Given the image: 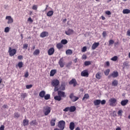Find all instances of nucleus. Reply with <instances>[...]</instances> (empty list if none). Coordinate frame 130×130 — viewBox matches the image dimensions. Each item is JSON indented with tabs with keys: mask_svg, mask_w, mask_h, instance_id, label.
<instances>
[{
	"mask_svg": "<svg viewBox=\"0 0 130 130\" xmlns=\"http://www.w3.org/2000/svg\"><path fill=\"white\" fill-rule=\"evenodd\" d=\"M69 85H73L74 87L77 86V80L76 79L73 78L69 82Z\"/></svg>",
	"mask_w": 130,
	"mask_h": 130,
	"instance_id": "nucleus-12",
	"label": "nucleus"
},
{
	"mask_svg": "<svg viewBox=\"0 0 130 130\" xmlns=\"http://www.w3.org/2000/svg\"><path fill=\"white\" fill-rule=\"evenodd\" d=\"M23 123L24 126H26V125H28L29 124V120L25 119L23 121Z\"/></svg>",
	"mask_w": 130,
	"mask_h": 130,
	"instance_id": "nucleus-30",
	"label": "nucleus"
},
{
	"mask_svg": "<svg viewBox=\"0 0 130 130\" xmlns=\"http://www.w3.org/2000/svg\"><path fill=\"white\" fill-rule=\"evenodd\" d=\"M5 32L6 33H9L10 32V27H7L5 28Z\"/></svg>",
	"mask_w": 130,
	"mask_h": 130,
	"instance_id": "nucleus-44",
	"label": "nucleus"
},
{
	"mask_svg": "<svg viewBox=\"0 0 130 130\" xmlns=\"http://www.w3.org/2000/svg\"><path fill=\"white\" fill-rule=\"evenodd\" d=\"M75 130H81V128L79 127H77L75 128Z\"/></svg>",
	"mask_w": 130,
	"mask_h": 130,
	"instance_id": "nucleus-64",
	"label": "nucleus"
},
{
	"mask_svg": "<svg viewBox=\"0 0 130 130\" xmlns=\"http://www.w3.org/2000/svg\"><path fill=\"white\" fill-rule=\"evenodd\" d=\"M109 105L110 106L114 107L116 106V104L117 103V101L115 98H111L109 100Z\"/></svg>",
	"mask_w": 130,
	"mask_h": 130,
	"instance_id": "nucleus-6",
	"label": "nucleus"
},
{
	"mask_svg": "<svg viewBox=\"0 0 130 130\" xmlns=\"http://www.w3.org/2000/svg\"><path fill=\"white\" fill-rule=\"evenodd\" d=\"M30 125H37L38 124V122H37V120L36 119L32 120L30 122Z\"/></svg>",
	"mask_w": 130,
	"mask_h": 130,
	"instance_id": "nucleus-23",
	"label": "nucleus"
},
{
	"mask_svg": "<svg viewBox=\"0 0 130 130\" xmlns=\"http://www.w3.org/2000/svg\"><path fill=\"white\" fill-rule=\"evenodd\" d=\"M123 64L124 67H127V66H128V63H127V62H124Z\"/></svg>",
	"mask_w": 130,
	"mask_h": 130,
	"instance_id": "nucleus-56",
	"label": "nucleus"
},
{
	"mask_svg": "<svg viewBox=\"0 0 130 130\" xmlns=\"http://www.w3.org/2000/svg\"><path fill=\"white\" fill-rule=\"evenodd\" d=\"M112 86H114V87H116L117 85H118V81L116 80H114L112 83Z\"/></svg>",
	"mask_w": 130,
	"mask_h": 130,
	"instance_id": "nucleus-31",
	"label": "nucleus"
},
{
	"mask_svg": "<svg viewBox=\"0 0 130 130\" xmlns=\"http://www.w3.org/2000/svg\"><path fill=\"white\" fill-rule=\"evenodd\" d=\"M58 89V90H60L61 91H64V90H66V85L64 84V83H62Z\"/></svg>",
	"mask_w": 130,
	"mask_h": 130,
	"instance_id": "nucleus-18",
	"label": "nucleus"
},
{
	"mask_svg": "<svg viewBox=\"0 0 130 130\" xmlns=\"http://www.w3.org/2000/svg\"><path fill=\"white\" fill-rule=\"evenodd\" d=\"M127 103H128V100H123L121 102V105H122V106H125Z\"/></svg>",
	"mask_w": 130,
	"mask_h": 130,
	"instance_id": "nucleus-21",
	"label": "nucleus"
},
{
	"mask_svg": "<svg viewBox=\"0 0 130 130\" xmlns=\"http://www.w3.org/2000/svg\"><path fill=\"white\" fill-rule=\"evenodd\" d=\"M102 35L103 37H106V35H107V32H106V31H103Z\"/></svg>",
	"mask_w": 130,
	"mask_h": 130,
	"instance_id": "nucleus-52",
	"label": "nucleus"
},
{
	"mask_svg": "<svg viewBox=\"0 0 130 130\" xmlns=\"http://www.w3.org/2000/svg\"><path fill=\"white\" fill-rule=\"evenodd\" d=\"M8 53L10 56H14L16 53H17V50L16 49H12V47L9 48Z\"/></svg>",
	"mask_w": 130,
	"mask_h": 130,
	"instance_id": "nucleus-5",
	"label": "nucleus"
},
{
	"mask_svg": "<svg viewBox=\"0 0 130 130\" xmlns=\"http://www.w3.org/2000/svg\"><path fill=\"white\" fill-rule=\"evenodd\" d=\"M47 36H48V32L47 31H43L40 34V37H41L42 38H44L45 37H46Z\"/></svg>",
	"mask_w": 130,
	"mask_h": 130,
	"instance_id": "nucleus-16",
	"label": "nucleus"
},
{
	"mask_svg": "<svg viewBox=\"0 0 130 130\" xmlns=\"http://www.w3.org/2000/svg\"><path fill=\"white\" fill-rule=\"evenodd\" d=\"M91 64V61H85L84 62V65L85 67H88V66H90Z\"/></svg>",
	"mask_w": 130,
	"mask_h": 130,
	"instance_id": "nucleus-38",
	"label": "nucleus"
},
{
	"mask_svg": "<svg viewBox=\"0 0 130 130\" xmlns=\"http://www.w3.org/2000/svg\"><path fill=\"white\" fill-rule=\"evenodd\" d=\"M117 59H118V57H117V56H114L111 59V60H112L113 61H116Z\"/></svg>",
	"mask_w": 130,
	"mask_h": 130,
	"instance_id": "nucleus-39",
	"label": "nucleus"
},
{
	"mask_svg": "<svg viewBox=\"0 0 130 130\" xmlns=\"http://www.w3.org/2000/svg\"><path fill=\"white\" fill-rule=\"evenodd\" d=\"M106 15L110 16V15H111V12L110 11H107L106 12Z\"/></svg>",
	"mask_w": 130,
	"mask_h": 130,
	"instance_id": "nucleus-53",
	"label": "nucleus"
},
{
	"mask_svg": "<svg viewBox=\"0 0 130 130\" xmlns=\"http://www.w3.org/2000/svg\"><path fill=\"white\" fill-rule=\"evenodd\" d=\"M17 66L18 68H19V69L23 68V62H19Z\"/></svg>",
	"mask_w": 130,
	"mask_h": 130,
	"instance_id": "nucleus-41",
	"label": "nucleus"
},
{
	"mask_svg": "<svg viewBox=\"0 0 130 130\" xmlns=\"http://www.w3.org/2000/svg\"><path fill=\"white\" fill-rule=\"evenodd\" d=\"M0 130H5V125H1L0 127Z\"/></svg>",
	"mask_w": 130,
	"mask_h": 130,
	"instance_id": "nucleus-57",
	"label": "nucleus"
},
{
	"mask_svg": "<svg viewBox=\"0 0 130 130\" xmlns=\"http://www.w3.org/2000/svg\"><path fill=\"white\" fill-rule=\"evenodd\" d=\"M54 100H56V101H60L61 100V98L59 95L55 96L54 97Z\"/></svg>",
	"mask_w": 130,
	"mask_h": 130,
	"instance_id": "nucleus-29",
	"label": "nucleus"
},
{
	"mask_svg": "<svg viewBox=\"0 0 130 130\" xmlns=\"http://www.w3.org/2000/svg\"><path fill=\"white\" fill-rule=\"evenodd\" d=\"M95 78L98 79V80H100V79L102 78V76H101V73L98 72L95 75Z\"/></svg>",
	"mask_w": 130,
	"mask_h": 130,
	"instance_id": "nucleus-24",
	"label": "nucleus"
},
{
	"mask_svg": "<svg viewBox=\"0 0 130 130\" xmlns=\"http://www.w3.org/2000/svg\"><path fill=\"white\" fill-rule=\"evenodd\" d=\"M106 67H109V66H110V63L109 61H107L106 62Z\"/></svg>",
	"mask_w": 130,
	"mask_h": 130,
	"instance_id": "nucleus-58",
	"label": "nucleus"
},
{
	"mask_svg": "<svg viewBox=\"0 0 130 130\" xmlns=\"http://www.w3.org/2000/svg\"><path fill=\"white\" fill-rule=\"evenodd\" d=\"M24 77L25 78H28V77H29V73H28V72H26V73H25Z\"/></svg>",
	"mask_w": 130,
	"mask_h": 130,
	"instance_id": "nucleus-54",
	"label": "nucleus"
},
{
	"mask_svg": "<svg viewBox=\"0 0 130 130\" xmlns=\"http://www.w3.org/2000/svg\"><path fill=\"white\" fill-rule=\"evenodd\" d=\"M69 128L71 130L75 129V123L74 122H70Z\"/></svg>",
	"mask_w": 130,
	"mask_h": 130,
	"instance_id": "nucleus-19",
	"label": "nucleus"
},
{
	"mask_svg": "<svg viewBox=\"0 0 130 130\" xmlns=\"http://www.w3.org/2000/svg\"><path fill=\"white\" fill-rule=\"evenodd\" d=\"M28 48V44H25L23 45V49H27Z\"/></svg>",
	"mask_w": 130,
	"mask_h": 130,
	"instance_id": "nucleus-49",
	"label": "nucleus"
},
{
	"mask_svg": "<svg viewBox=\"0 0 130 130\" xmlns=\"http://www.w3.org/2000/svg\"><path fill=\"white\" fill-rule=\"evenodd\" d=\"M40 53V50L39 49H36L35 51L34 52L33 54L34 55H38Z\"/></svg>",
	"mask_w": 130,
	"mask_h": 130,
	"instance_id": "nucleus-36",
	"label": "nucleus"
},
{
	"mask_svg": "<svg viewBox=\"0 0 130 130\" xmlns=\"http://www.w3.org/2000/svg\"><path fill=\"white\" fill-rule=\"evenodd\" d=\"M127 36H130V30L127 31Z\"/></svg>",
	"mask_w": 130,
	"mask_h": 130,
	"instance_id": "nucleus-62",
	"label": "nucleus"
},
{
	"mask_svg": "<svg viewBox=\"0 0 130 130\" xmlns=\"http://www.w3.org/2000/svg\"><path fill=\"white\" fill-rule=\"evenodd\" d=\"M82 59H87V55L83 54L82 55Z\"/></svg>",
	"mask_w": 130,
	"mask_h": 130,
	"instance_id": "nucleus-55",
	"label": "nucleus"
},
{
	"mask_svg": "<svg viewBox=\"0 0 130 130\" xmlns=\"http://www.w3.org/2000/svg\"><path fill=\"white\" fill-rule=\"evenodd\" d=\"M74 31L73 29H69L67 31H65V34L66 35H72V34L74 33Z\"/></svg>",
	"mask_w": 130,
	"mask_h": 130,
	"instance_id": "nucleus-15",
	"label": "nucleus"
},
{
	"mask_svg": "<svg viewBox=\"0 0 130 130\" xmlns=\"http://www.w3.org/2000/svg\"><path fill=\"white\" fill-rule=\"evenodd\" d=\"M114 43V41L113 40H110L109 41V46L112 45Z\"/></svg>",
	"mask_w": 130,
	"mask_h": 130,
	"instance_id": "nucleus-45",
	"label": "nucleus"
},
{
	"mask_svg": "<svg viewBox=\"0 0 130 130\" xmlns=\"http://www.w3.org/2000/svg\"><path fill=\"white\" fill-rule=\"evenodd\" d=\"M51 85L53 86V87H54V91L56 92L58 91V85H59V81L57 79H54L51 82Z\"/></svg>",
	"mask_w": 130,
	"mask_h": 130,
	"instance_id": "nucleus-1",
	"label": "nucleus"
},
{
	"mask_svg": "<svg viewBox=\"0 0 130 130\" xmlns=\"http://www.w3.org/2000/svg\"><path fill=\"white\" fill-rule=\"evenodd\" d=\"M109 73H110V70L109 69H107L104 72L105 76H108L109 75Z\"/></svg>",
	"mask_w": 130,
	"mask_h": 130,
	"instance_id": "nucleus-40",
	"label": "nucleus"
},
{
	"mask_svg": "<svg viewBox=\"0 0 130 130\" xmlns=\"http://www.w3.org/2000/svg\"><path fill=\"white\" fill-rule=\"evenodd\" d=\"M98 46H99V43H94L92 45L91 48L94 50V49H96Z\"/></svg>",
	"mask_w": 130,
	"mask_h": 130,
	"instance_id": "nucleus-20",
	"label": "nucleus"
},
{
	"mask_svg": "<svg viewBox=\"0 0 130 130\" xmlns=\"http://www.w3.org/2000/svg\"><path fill=\"white\" fill-rule=\"evenodd\" d=\"M72 66V62H69L67 64L66 67L67 68H69V67H71Z\"/></svg>",
	"mask_w": 130,
	"mask_h": 130,
	"instance_id": "nucleus-59",
	"label": "nucleus"
},
{
	"mask_svg": "<svg viewBox=\"0 0 130 130\" xmlns=\"http://www.w3.org/2000/svg\"><path fill=\"white\" fill-rule=\"evenodd\" d=\"M53 13H54L53 11H49L47 13V17H51L53 15Z\"/></svg>",
	"mask_w": 130,
	"mask_h": 130,
	"instance_id": "nucleus-33",
	"label": "nucleus"
},
{
	"mask_svg": "<svg viewBox=\"0 0 130 130\" xmlns=\"http://www.w3.org/2000/svg\"><path fill=\"white\" fill-rule=\"evenodd\" d=\"M51 111V108H50L49 106H46L44 107L43 109V112L45 114V115L47 116L48 115V114H49V113H50Z\"/></svg>",
	"mask_w": 130,
	"mask_h": 130,
	"instance_id": "nucleus-4",
	"label": "nucleus"
},
{
	"mask_svg": "<svg viewBox=\"0 0 130 130\" xmlns=\"http://www.w3.org/2000/svg\"><path fill=\"white\" fill-rule=\"evenodd\" d=\"M82 52H85L87 51V47H86V46L83 47L82 49Z\"/></svg>",
	"mask_w": 130,
	"mask_h": 130,
	"instance_id": "nucleus-48",
	"label": "nucleus"
},
{
	"mask_svg": "<svg viewBox=\"0 0 130 130\" xmlns=\"http://www.w3.org/2000/svg\"><path fill=\"white\" fill-rule=\"evenodd\" d=\"M69 98H70L71 101L72 102H76V101H78L79 100V98L74 95V93H71L69 95Z\"/></svg>",
	"mask_w": 130,
	"mask_h": 130,
	"instance_id": "nucleus-8",
	"label": "nucleus"
},
{
	"mask_svg": "<svg viewBox=\"0 0 130 130\" xmlns=\"http://www.w3.org/2000/svg\"><path fill=\"white\" fill-rule=\"evenodd\" d=\"M61 43L62 45L63 44V45H66L68 43V40L66 39H63L61 41Z\"/></svg>",
	"mask_w": 130,
	"mask_h": 130,
	"instance_id": "nucleus-37",
	"label": "nucleus"
},
{
	"mask_svg": "<svg viewBox=\"0 0 130 130\" xmlns=\"http://www.w3.org/2000/svg\"><path fill=\"white\" fill-rule=\"evenodd\" d=\"M66 53L67 55H72L73 54V51L71 49L66 50Z\"/></svg>",
	"mask_w": 130,
	"mask_h": 130,
	"instance_id": "nucleus-27",
	"label": "nucleus"
},
{
	"mask_svg": "<svg viewBox=\"0 0 130 130\" xmlns=\"http://www.w3.org/2000/svg\"><path fill=\"white\" fill-rule=\"evenodd\" d=\"M81 77H86L88 78L89 77V73H88V70H85L83 71L81 73Z\"/></svg>",
	"mask_w": 130,
	"mask_h": 130,
	"instance_id": "nucleus-10",
	"label": "nucleus"
},
{
	"mask_svg": "<svg viewBox=\"0 0 130 130\" xmlns=\"http://www.w3.org/2000/svg\"><path fill=\"white\" fill-rule=\"evenodd\" d=\"M77 108L74 106L66 107L64 109H63V111L65 112H68L69 111L70 112H75V110H76Z\"/></svg>",
	"mask_w": 130,
	"mask_h": 130,
	"instance_id": "nucleus-2",
	"label": "nucleus"
},
{
	"mask_svg": "<svg viewBox=\"0 0 130 130\" xmlns=\"http://www.w3.org/2000/svg\"><path fill=\"white\" fill-rule=\"evenodd\" d=\"M6 20H8L7 24H13L14 23V19L11 16H6Z\"/></svg>",
	"mask_w": 130,
	"mask_h": 130,
	"instance_id": "nucleus-9",
	"label": "nucleus"
},
{
	"mask_svg": "<svg viewBox=\"0 0 130 130\" xmlns=\"http://www.w3.org/2000/svg\"><path fill=\"white\" fill-rule=\"evenodd\" d=\"M106 103V101L105 100H103L102 101H101V104L102 105H105Z\"/></svg>",
	"mask_w": 130,
	"mask_h": 130,
	"instance_id": "nucleus-47",
	"label": "nucleus"
},
{
	"mask_svg": "<svg viewBox=\"0 0 130 130\" xmlns=\"http://www.w3.org/2000/svg\"><path fill=\"white\" fill-rule=\"evenodd\" d=\"M56 121V119H53L50 121V124L51 126H54L55 125V121Z\"/></svg>",
	"mask_w": 130,
	"mask_h": 130,
	"instance_id": "nucleus-32",
	"label": "nucleus"
},
{
	"mask_svg": "<svg viewBox=\"0 0 130 130\" xmlns=\"http://www.w3.org/2000/svg\"><path fill=\"white\" fill-rule=\"evenodd\" d=\"M89 98H90V96L89 95V94L85 93L84 95L83 98H82V101H84L85 99H89Z\"/></svg>",
	"mask_w": 130,
	"mask_h": 130,
	"instance_id": "nucleus-28",
	"label": "nucleus"
},
{
	"mask_svg": "<svg viewBox=\"0 0 130 130\" xmlns=\"http://www.w3.org/2000/svg\"><path fill=\"white\" fill-rule=\"evenodd\" d=\"M101 104V100H95L93 101V104L95 106H98Z\"/></svg>",
	"mask_w": 130,
	"mask_h": 130,
	"instance_id": "nucleus-17",
	"label": "nucleus"
},
{
	"mask_svg": "<svg viewBox=\"0 0 130 130\" xmlns=\"http://www.w3.org/2000/svg\"><path fill=\"white\" fill-rule=\"evenodd\" d=\"M28 21H29V22H31V23L33 22V20H32V18H31V17L28 18Z\"/></svg>",
	"mask_w": 130,
	"mask_h": 130,
	"instance_id": "nucleus-61",
	"label": "nucleus"
},
{
	"mask_svg": "<svg viewBox=\"0 0 130 130\" xmlns=\"http://www.w3.org/2000/svg\"><path fill=\"white\" fill-rule=\"evenodd\" d=\"M119 76L118 72L117 71H113L111 74L108 76V79H111V78H117Z\"/></svg>",
	"mask_w": 130,
	"mask_h": 130,
	"instance_id": "nucleus-7",
	"label": "nucleus"
},
{
	"mask_svg": "<svg viewBox=\"0 0 130 130\" xmlns=\"http://www.w3.org/2000/svg\"><path fill=\"white\" fill-rule=\"evenodd\" d=\"M118 115H120V116H122V110H119L118 111Z\"/></svg>",
	"mask_w": 130,
	"mask_h": 130,
	"instance_id": "nucleus-46",
	"label": "nucleus"
},
{
	"mask_svg": "<svg viewBox=\"0 0 130 130\" xmlns=\"http://www.w3.org/2000/svg\"><path fill=\"white\" fill-rule=\"evenodd\" d=\"M37 9H38V6L36 5H34L32 6V9L35 11H37Z\"/></svg>",
	"mask_w": 130,
	"mask_h": 130,
	"instance_id": "nucleus-42",
	"label": "nucleus"
},
{
	"mask_svg": "<svg viewBox=\"0 0 130 130\" xmlns=\"http://www.w3.org/2000/svg\"><path fill=\"white\" fill-rule=\"evenodd\" d=\"M54 53V48L52 47L50 48L48 50V55H52Z\"/></svg>",
	"mask_w": 130,
	"mask_h": 130,
	"instance_id": "nucleus-13",
	"label": "nucleus"
},
{
	"mask_svg": "<svg viewBox=\"0 0 130 130\" xmlns=\"http://www.w3.org/2000/svg\"><path fill=\"white\" fill-rule=\"evenodd\" d=\"M32 84L27 85L26 86V89H31V88H32Z\"/></svg>",
	"mask_w": 130,
	"mask_h": 130,
	"instance_id": "nucleus-50",
	"label": "nucleus"
},
{
	"mask_svg": "<svg viewBox=\"0 0 130 130\" xmlns=\"http://www.w3.org/2000/svg\"><path fill=\"white\" fill-rule=\"evenodd\" d=\"M21 97L22 98H25V97H27V94L26 93H22L21 94Z\"/></svg>",
	"mask_w": 130,
	"mask_h": 130,
	"instance_id": "nucleus-51",
	"label": "nucleus"
},
{
	"mask_svg": "<svg viewBox=\"0 0 130 130\" xmlns=\"http://www.w3.org/2000/svg\"><path fill=\"white\" fill-rule=\"evenodd\" d=\"M8 108V105H4L3 106V108L6 109Z\"/></svg>",
	"mask_w": 130,
	"mask_h": 130,
	"instance_id": "nucleus-63",
	"label": "nucleus"
},
{
	"mask_svg": "<svg viewBox=\"0 0 130 130\" xmlns=\"http://www.w3.org/2000/svg\"><path fill=\"white\" fill-rule=\"evenodd\" d=\"M22 58H23V56H22V55H19V56H18V59L21 60Z\"/></svg>",
	"mask_w": 130,
	"mask_h": 130,
	"instance_id": "nucleus-60",
	"label": "nucleus"
},
{
	"mask_svg": "<svg viewBox=\"0 0 130 130\" xmlns=\"http://www.w3.org/2000/svg\"><path fill=\"white\" fill-rule=\"evenodd\" d=\"M58 63L60 68H63V67H64V62H63V58H61L59 59Z\"/></svg>",
	"mask_w": 130,
	"mask_h": 130,
	"instance_id": "nucleus-14",
	"label": "nucleus"
},
{
	"mask_svg": "<svg viewBox=\"0 0 130 130\" xmlns=\"http://www.w3.org/2000/svg\"><path fill=\"white\" fill-rule=\"evenodd\" d=\"M56 47L57 49H61V48L63 47V45H62V44L61 43H59L56 44Z\"/></svg>",
	"mask_w": 130,
	"mask_h": 130,
	"instance_id": "nucleus-25",
	"label": "nucleus"
},
{
	"mask_svg": "<svg viewBox=\"0 0 130 130\" xmlns=\"http://www.w3.org/2000/svg\"><path fill=\"white\" fill-rule=\"evenodd\" d=\"M57 94L61 98V97H63V98H66V97H67V95H66V92H64V91H61L60 90L58 91Z\"/></svg>",
	"mask_w": 130,
	"mask_h": 130,
	"instance_id": "nucleus-11",
	"label": "nucleus"
},
{
	"mask_svg": "<svg viewBox=\"0 0 130 130\" xmlns=\"http://www.w3.org/2000/svg\"><path fill=\"white\" fill-rule=\"evenodd\" d=\"M45 91L44 90H42L40 93H39V96L40 97H41V98H44V96H45Z\"/></svg>",
	"mask_w": 130,
	"mask_h": 130,
	"instance_id": "nucleus-22",
	"label": "nucleus"
},
{
	"mask_svg": "<svg viewBox=\"0 0 130 130\" xmlns=\"http://www.w3.org/2000/svg\"><path fill=\"white\" fill-rule=\"evenodd\" d=\"M19 117H20V114H19V113H14V118H19Z\"/></svg>",
	"mask_w": 130,
	"mask_h": 130,
	"instance_id": "nucleus-43",
	"label": "nucleus"
},
{
	"mask_svg": "<svg viewBox=\"0 0 130 130\" xmlns=\"http://www.w3.org/2000/svg\"><path fill=\"white\" fill-rule=\"evenodd\" d=\"M66 126V121L64 120H60L58 122V127L61 130L64 129Z\"/></svg>",
	"mask_w": 130,
	"mask_h": 130,
	"instance_id": "nucleus-3",
	"label": "nucleus"
},
{
	"mask_svg": "<svg viewBox=\"0 0 130 130\" xmlns=\"http://www.w3.org/2000/svg\"><path fill=\"white\" fill-rule=\"evenodd\" d=\"M55 74H56V70H52L50 71V77H53V76H54V75H55Z\"/></svg>",
	"mask_w": 130,
	"mask_h": 130,
	"instance_id": "nucleus-26",
	"label": "nucleus"
},
{
	"mask_svg": "<svg viewBox=\"0 0 130 130\" xmlns=\"http://www.w3.org/2000/svg\"><path fill=\"white\" fill-rule=\"evenodd\" d=\"M45 100H49L50 99V94H47L44 96Z\"/></svg>",
	"mask_w": 130,
	"mask_h": 130,
	"instance_id": "nucleus-35",
	"label": "nucleus"
},
{
	"mask_svg": "<svg viewBox=\"0 0 130 130\" xmlns=\"http://www.w3.org/2000/svg\"><path fill=\"white\" fill-rule=\"evenodd\" d=\"M122 13L123 14H130V10L129 9H124L123 10Z\"/></svg>",
	"mask_w": 130,
	"mask_h": 130,
	"instance_id": "nucleus-34",
	"label": "nucleus"
}]
</instances>
